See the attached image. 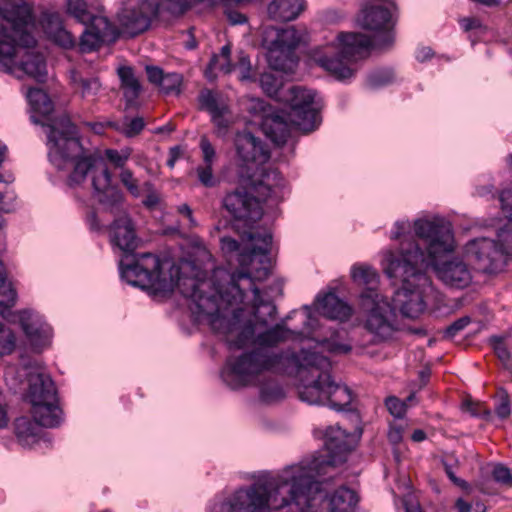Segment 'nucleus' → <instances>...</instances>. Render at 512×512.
Returning <instances> with one entry per match:
<instances>
[{"mask_svg": "<svg viewBox=\"0 0 512 512\" xmlns=\"http://www.w3.org/2000/svg\"><path fill=\"white\" fill-rule=\"evenodd\" d=\"M172 270H175L177 278L171 276V286L178 287L183 296L192 299L191 310L199 318L206 319L214 331L223 335L230 348L259 346L254 351L229 360L221 377L230 388L237 389L250 384L240 381L239 375L234 371L235 364L245 355L299 354V351L278 353L268 349L290 339L294 333L284 323L268 327V323L275 319L276 306L261 299L260 291L249 273H229L224 268H216L212 279L208 280L181 277L179 268L175 266Z\"/></svg>", "mask_w": 512, "mask_h": 512, "instance_id": "obj_1", "label": "nucleus"}, {"mask_svg": "<svg viewBox=\"0 0 512 512\" xmlns=\"http://www.w3.org/2000/svg\"><path fill=\"white\" fill-rule=\"evenodd\" d=\"M31 120L47 128L51 163L59 170L68 163L73 164L68 185L78 186L90 176L97 201L105 211L116 217L109 226V238L113 249L122 253L119 272L120 277L125 279L128 271V264L125 263L128 258V217L125 214V193L120 183L128 187V171L125 168L128 157L112 149L105 151L107 163L93 156L83 157L77 128L66 116L56 119L53 124L41 123L33 115Z\"/></svg>", "mask_w": 512, "mask_h": 512, "instance_id": "obj_2", "label": "nucleus"}, {"mask_svg": "<svg viewBox=\"0 0 512 512\" xmlns=\"http://www.w3.org/2000/svg\"><path fill=\"white\" fill-rule=\"evenodd\" d=\"M308 467L289 465L276 474L266 473L252 485L215 502L213 512H352L358 502L355 491L340 487L328 495L321 478Z\"/></svg>", "mask_w": 512, "mask_h": 512, "instance_id": "obj_3", "label": "nucleus"}, {"mask_svg": "<svg viewBox=\"0 0 512 512\" xmlns=\"http://www.w3.org/2000/svg\"><path fill=\"white\" fill-rule=\"evenodd\" d=\"M413 228L425 251L419 243L402 241L399 252L386 251L382 261L386 275L400 283L394 301L408 318H417L425 310L424 298L431 289L426 274L429 263H434L440 254L453 247L452 226L444 218H419Z\"/></svg>", "mask_w": 512, "mask_h": 512, "instance_id": "obj_4", "label": "nucleus"}, {"mask_svg": "<svg viewBox=\"0 0 512 512\" xmlns=\"http://www.w3.org/2000/svg\"><path fill=\"white\" fill-rule=\"evenodd\" d=\"M330 367L327 357L302 347L299 354L286 356L269 353L245 355L235 364L234 371L244 383H256L266 372L296 373L301 401L309 405H327L337 411L345 410L353 400V393L349 387L332 379Z\"/></svg>", "mask_w": 512, "mask_h": 512, "instance_id": "obj_5", "label": "nucleus"}, {"mask_svg": "<svg viewBox=\"0 0 512 512\" xmlns=\"http://www.w3.org/2000/svg\"><path fill=\"white\" fill-rule=\"evenodd\" d=\"M357 24L375 32L373 38L359 32H341L330 43L314 50V61L337 80L353 77V63L363 58L370 47L386 49L394 42L392 13L378 1L362 4Z\"/></svg>", "mask_w": 512, "mask_h": 512, "instance_id": "obj_6", "label": "nucleus"}, {"mask_svg": "<svg viewBox=\"0 0 512 512\" xmlns=\"http://www.w3.org/2000/svg\"><path fill=\"white\" fill-rule=\"evenodd\" d=\"M34 16L31 6L24 0H0V71L16 75L18 71L44 82L47 76L46 62L42 54L25 52L17 61L22 50L36 45L32 33Z\"/></svg>", "mask_w": 512, "mask_h": 512, "instance_id": "obj_7", "label": "nucleus"}, {"mask_svg": "<svg viewBox=\"0 0 512 512\" xmlns=\"http://www.w3.org/2000/svg\"><path fill=\"white\" fill-rule=\"evenodd\" d=\"M289 111L287 120L278 114H269L267 107L261 100L253 103L252 109L263 112L262 130L265 135L277 146L286 143L291 133V126L308 133L316 129L320 123L319 104L315 101L316 93L300 86L289 89Z\"/></svg>", "mask_w": 512, "mask_h": 512, "instance_id": "obj_8", "label": "nucleus"}, {"mask_svg": "<svg viewBox=\"0 0 512 512\" xmlns=\"http://www.w3.org/2000/svg\"><path fill=\"white\" fill-rule=\"evenodd\" d=\"M241 181L249 191L236 189L228 193L223 199V206L235 220L248 224L262 217L261 202L278 194L283 186V178L277 170L263 169L260 175L247 174Z\"/></svg>", "mask_w": 512, "mask_h": 512, "instance_id": "obj_9", "label": "nucleus"}, {"mask_svg": "<svg viewBox=\"0 0 512 512\" xmlns=\"http://www.w3.org/2000/svg\"><path fill=\"white\" fill-rule=\"evenodd\" d=\"M502 212L508 218L504 227L497 233V243L488 238H477L469 241L465 246V254L470 261L484 272H492L495 263L506 255H512V193L502 191L499 195Z\"/></svg>", "mask_w": 512, "mask_h": 512, "instance_id": "obj_10", "label": "nucleus"}, {"mask_svg": "<svg viewBox=\"0 0 512 512\" xmlns=\"http://www.w3.org/2000/svg\"><path fill=\"white\" fill-rule=\"evenodd\" d=\"M361 306L366 312L364 327L372 335V341L390 340L397 331V317L387 298L377 290L363 291Z\"/></svg>", "mask_w": 512, "mask_h": 512, "instance_id": "obj_11", "label": "nucleus"}, {"mask_svg": "<svg viewBox=\"0 0 512 512\" xmlns=\"http://www.w3.org/2000/svg\"><path fill=\"white\" fill-rule=\"evenodd\" d=\"M326 454L303 459L295 465L308 467L307 470L316 474H329L336 465L345 461L346 454L354 447V437L339 425L329 426L324 433Z\"/></svg>", "mask_w": 512, "mask_h": 512, "instance_id": "obj_12", "label": "nucleus"}, {"mask_svg": "<svg viewBox=\"0 0 512 512\" xmlns=\"http://www.w3.org/2000/svg\"><path fill=\"white\" fill-rule=\"evenodd\" d=\"M234 146L240 178L247 177V174L258 175L253 171L258 170L259 166L270 159V151L267 146L249 131L237 132Z\"/></svg>", "mask_w": 512, "mask_h": 512, "instance_id": "obj_13", "label": "nucleus"}, {"mask_svg": "<svg viewBox=\"0 0 512 512\" xmlns=\"http://www.w3.org/2000/svg\"><path fill=\"white\" fill-rule=\"evenodd\" d=\"M130 227V250L139 245ZM161 263L158 257L151 253L135 254L130 251V285L147 289L160 285Z\"/></svg>", "mask_w": 512, "mask_h": 512, "instance_id": "obj_14", "label": "nucleus"}, {"mask_svg": "<svg viewBox=\"0 0 512 512\" xmlns=\"http://www.w3.org/2000/svg\"><path fill=\"white\" fill-rule=\"evenodd\" d=\"M303 35L293 26L276 31L267 51V60L274 70L286 71L294 63V50L302 41Z\"/></svg>", "mask_w": 512, "mask_h": 512, "instance_id": "obj_15", "label": "nucleus"}, {"mask_svg": "<svg viewBox=\"0 0 512 512\" xmlns=\"http://www.w3.org/2000/svg\"><path fill=\"white\" fill-rule=\"evenodd\" d=\"M452 245L453 247L451 250L440 254L435 259L434 263H429L428 267H433L438 278L446 285L456 288H464L469 285L472 279L471 272L467 264L460 259H453L440 264V261L444 256L454 251L455 242L453 235Z\"/></svg>", "mask_w": 512, "mask_h": 512, "instance_id": "obj_16", "label": "nucleus"}, {"mask_svg": "<svg viewBox=\"0 0 512 512\" xmlns=\"http://www.w3.org/2000/svg\"><path fill=\"white\" fill-rule=\"evenodd\" d=\"M85 26L79 44L84 53L97 49L103 42L115 41L118 38L117 31L105 16L96 17Z\"/></svg>", "mask_w": 512, "mask_h": 512, "instance_id": "obj_17", "label": "nucleus"}, {"mask_svg": "<svg viewBox=\"0 0 512 512\" xmlns=\"http://www.w3.org/2000/svg\"><path fill=\"white\" fill-rule=\"evenodd\" d=\"M19 322L30 345L37 351L48 346L51 339V327L40 315L30 310L19 312Z\"/></svg>", "mask_w": 512, "mask_h": 512, "instance_id": "obj_18", "label": "nucleus"}, {"mask_svg": "<svg viewBox=\"0 0 512 512\" xmlns=\"http://www.w3.org/2000/svg\"><path fill=\"white\" fill-rule=\"evenodd\" d=\"M28 399L31 405L55 401L56 387L51 377L44 372L31 373L28 378Z\"/></svg>", "mask_w": 512, "mask_h": 512, "instance_id": "obj_19", "label": "nucleus"}, {"mask_svg": "<svg viewBox=\"0 0 512 512\" xmlns=\"http://www.w3.org/2000/svg\"><path fill=\"white\" fill-rule=\"evenodd\" d=\"M153 18L160 20L155 0H139L138 6L130 11V37L148 30Z\"/></svg>", "mask_w": 512, "mask_h": 512, "instance_id": "obj_20", "label": "nucleus"}, {"mask_svg": "<svg viewBox=\"0 0 512 512\" xmlns=\"http://www.w3.org/2000/svg\"><path fill=\"white\" fill-rule=\"evenodd\" d=\"M148 80L165 95H179L182 91L183 76L179 73H164L157 66H146Z\"/></svg>", "mask_w": 512, "mask_h": 512, "instance_id": "obj_21", "label": "nucleus"}, {"mask_svg": "<svg viewBox=\"0 0 512 512\" xmlns=\"http://www.w3.org/2000/svg\"><path fill=\"white\" fill-rule=\"evenodd\" d=\"M223 0H155V7L160 13V21L168 22L182 16L194 4L205 3L216 6Z\"/></svg>", "mask_w": 512, "mask_h": 512, "instance_id": "obj_22", "label": "nucleus"}, {"mask_svg": "<svg viewBox=\"0 0 512 512\" xmlns=\"http://www.w3.org/2000/svg\"><path fill=\"white\" fill-rule=\"evenodd\" d=\"M316 308L324 317L344 321L351 315V308L334 293H328L317 299Z\"/></svg>", "mask_w": 512, "mask_h": 512, "instance_id": "obj_23", "label": "nucleus"}, {"mask_svg": "<svg viewBox=\"0 0 512 512\" xmlns=\"http://www.w3.org/2000/svg\"><path fill=\"white\" fill-rule=\"evenodd\" d=\"M304 10V0H272L267 12L270 19L287 22L296 19Z\"/></svg>", "mask_w": 512, "mask_h": 512, "instance_id": "obj_24", "label": "nucleus"}, {"mask_svg": "<svg viewBox=\"0 0 512 512\" xmlns=\"http://www.w3.org/2000/svg\"><path fill=\"white\" fill-rule=\"evenodd\" d=\"M31 413L34 420L42 427L53 428L61 421V410L57 405V399L32 405Z\"/></svg>", "mask_w": 512, "mask_h": 512, "instance_id": "obj_25", "label": "nucleus"}, {"mask_svg": "<svg viewBox=\"0 0 512 512\" xmlns=\"http://www.w3.org/2000/svg\"><path fill=\"white\" fill-rule=\"evenodd\" d=\"M66 6L67 12L83 25L103 16L100 5L88 4L85 0H66Z\"/></svg>", "mask_w": 512, "mask_h": 512, "instance_id": "obj_26", "label": "nucleus"}, {"mask_svg": "<svg viewBox=\"0 0 512 512\" xmlns=\"http://www.w3.org/2000/svg\"><path fill=\"white\" fill-rule=\"evenodd\" d=\"M41 425L35 420L27 417H20L14 423L15 435L18 442L24 447H30L40 439Z\"/></svg>", "mask_w": 512, "mask_h": 512, "instance_id": "obj_27", "label": "nucleus"}, {"mask_svg": "<svg viewBox=\"0 0 512 512\" xmlns=\"http://www.w3.org/2000/svg\"><path fill=\"white\" fill-rule=\"evenodd\" d=\"M45 32L49 38L59 46L69 49L74 47L75 38L60 22L58 16L51 15L45 25Z\"/></svg>", "mask_w": 512, "mask_h": 512, "instance_id": "obj_28", "label": "nucleus"}, {"mask_svg": "<svg viewBox=\"0 0 512 512\" xmlns=\"http://www.w3.org/2000/svg\"><path fill=\"white\" fill-rule=\"evenodd\" d=\"M26 97L31 106V109L39 113L40 115L46 116L53 111V103L48 95L39 88H30L26 93Z\"/></svg>", "mask_w": 512, "mask_h": 512, "instance_id": "obj_29", "label": "nucleus"}, {"mask_svg": "<svg viewBox=\"0 0 512 512\" xmlns=\"http://www.w3.org/2000/svg\"><path fill=\"white\" fill-rule=\"evenodd\" d=\"M70 78L75 89L80 92L81 96L84 98L95 96L101 87L97 78H83L76 70L71 71Z\"/></svg>", "mask_w": 512, "mask_h": 512, "instance_id": "obj_30", "label": "nucleus"}, {"mask_svg": "<svg viewBox=\"0 0 512 512\" xmlns=\"http://www.w3.org/2000/svg\"><path fill=\"white\" fill-rule=\"evenodd\" d=\"M16 291L11 282L7 281L0 261V314L5 316V311L16 303Z\"/></svg>", "mask_w": 512, "mask_h": 512, "instance_id": "obj_31", "label": "nucleus"}, {"mask_svg": "<svg viewBox=\"0 0 512 512\" xmlns=\"http://www.w3.org/2000/svg\"><path fill=\"white\" fill-rule=\"evenodd\" d=\"M351 276L356 283L368 286L365 291L375 290L374 287L378 283V274L370 266H353L351 269Z\"/></svg>", "mask_w": 512, "mask_h": 512, "instance_id": "obj_32", "label": "nucleus"}, {"mask_svg": "<svg viewBox=\"0 0 512 512\" xmlns=\"http://www.w3.org/2000/svg\"><path fill=\"white\" fill-rule=\"evenodd\" d=\"M247 238L249 241L252 242L251 247V254L252 256L256 255H265L270 252L271 244H272V235L269 232H264L263 234L260 233H253L248 232L246 233Z\"/></svg>", "mask_w": 512, "mask_h": 512, "instance_id": "obj_33", "label": "nucleus"}, {"mask_svg": "<svg viewBox=\"0 0 512 512\" xmlns=\"http://www.w3.org/2000/svg\"><path fill=\"white\" fill-rule=\"evenodd\" d=\"M232 68L233 66L230 62V59L212 56L208 67L205 70V76L209 80H214L218 73L229 74L232 71Z\"/></svg>", "mask_w": 512, "mask_h": 512, "instance_id": "obj_34", "label": "nucleus"}, {"mask_svg": "<svg viewBox=\"0 0 512 512\" xmlns=\"http://www.w3.org/2000/svg\"><path fill=\"white\" fill-rule=\"evenodd\" d=\"M198 182L206 187L213 188L219 184L218 178L214 175L213 165L200 164L195 168Z\"/></svg>", "mask_w": 512, "mask_h": 512, "instance_id": "obj_35", "label": "nucleus"}, {"mask_svg": "<svg viewBox=\"0 0 512 512\" xmlns=\"http://www.w3.org/2000/svg\"><path fill=\"white\" fill-rule=\"evenodd\" d=\"M260 397L264 402L272 403L282 399L284 397V391L278 383L269 381L261 386Z\"/></svg>", "mask_w": 512, "mask_h": 512, "instance_id": "obj_36", "label": "nucleus"}, {"mask_svg": "<svg viewBox=\"0 0 512 512\" xmlns=\"http://www.w3.org/2000/svg\"><path fill=\"white\" fill-rule=\"evenodd\" d=\"M200 108L208 111L211 115L225 108L226 105H219L215 95L210 90H202L199 94Z\"/></svg>", "mask_w": 512, "mask_h": 512, "instance_id": "obj_37", "label": "nucleus"}, {"mask_svg": "<svg viewBox=\"0 0 512 512\" xmlns=\"http://www.w3.org/2000/svg\"><path fill=\"white\" fill-rule=\"evenodd\" d=\"M393 79V73L390 70H376L367 77V86L371 89H377L389 84Z\"/></svg>", "mask_w": 512, "mask_h": 512, "instance_id": "obj_38", "label": "nucleus"}, {"mask_svg": "<svg viewBox=\"0 0 512 512\" xmlns=\"http://www.w3.org/2000/svg\"><path fill=\"white\" fill-rule=\"evenodd\" d=\"M15 349V336L10 328L0 323V355H8Z\"/></svg>", "mask_w": 512, "mask_h": 512, "instance_id": "obj_39", "label": "nucleus"}, {"mask_svg": "<svg viewBox=\"0 0 512 512\" xmlns=\"http://www.w3.org/2000/svg\"><path fill=\"white\" fill-rule=\"evenodd\" d=\"M228 113V108H225L217 113L211 115V120L215 126V135L219 138L226 136L230 127V120L225 115Z\"/></svg>", "mask_w": 512, "mask_h": 512, "instance_id": "obj_40", "label": "nucleus"}, {"mask_svg": "<svg viewBox=\"0 0 512 512\" xmlns=\"http://www.w3.org/2000/svg\"><path fill=\"white\" fill-rule=\"evenodd\" d=\"M199 148L201 150L202 155L201 164L214 165L217 159V153L214 146L212 145V143L210 142L206 135L201 136Z\"/></svg>", "mask_w": 512, "mask_h": 512, "instance_id": "obj_41", "label": "nucleus"}, {"mask_svg": "<svg viewBox=\"0 0 512 512\" xmlns=\"http://www.w3.org/2000/svg\"><path fill=\"white\" fill-rule=\"evenodd\" d=\"M489 342H490L491 346L493 347V350H494L495 354L497 355L498 359L504 365H507L511 358V354L505 344L504 337L492 336L489 339Z\"/></svg>", "mask_w": 512, "mask_h": 512, "instance_id": "obj_42", "label": "nucleus"}, {"mask_svg": "<svg viewBox=\"0 0 512 512\" xmlns=\"http://www.w3.org/2000/svg\"><path fill=\"white\" fill-rule=\"evenodd\" d=\"M499 403L496 405L495 412L501 419H506L511 413L509 395L505 389L498 390Z\"/></svg>", "mask_w": 512, "mask_h": 512, "instance_id": "obj_43", "label": "nucleus"}, {"mask_svg": "<svg viewBox=\"0 0 512 512\" xmlns=\"http://www.w3.org/2000/svg\"><path fill=\"white\" fill-rule=\"evenodd\" d=\"M317 346L321 350H326L334 354H346L351 350L349 345L339 343L335 339H325L321 343H318Z\"/></svg>", "mask_w": 512, "mask_h": 512, "instance_id": "obj_44", "label": "nucleus"}, {"mask_svg": "<svg viewBox=\"0 0 512 512\" xmlns=\"http://www.w3.org/2000/svg\"><path fill=\"white\" fill-rule=\"evenodd\" d=\"M260 85L266 94L273 96L277 93L280 83L273 74L263 73L260 76Z\"/></svg>", "mask_w": 512, "mask_h": 512, "instance_id": "obj_45", "label": "nucleus"}, {"mask_svg": "<svg viewBox=\"0 0 512 512\" xmlns=\"http://www.w3.org/2000/svg\"><path fill=\"white\" fill-rule=\"evenodd\" d=\"M386 407L391 415L396 418H401L406 413L407 404L397 397L390 396L385 401Z\"/></svg>", "mask_w": 512, "mask_h": 512, "instance_id": "obj_46", "label": "nucleus"}, {"mask_svg": "<svg viewBox=\"0 0 512 512\" xmlns=\"http://www.w3.org/2000/svg\"><path fill=\"white\" fill-rule=\"evenodd\" d=\"M470 323L469 317H462L454 321L452 324H450L444 332V336L448 339L453 338L456 336L460 331H462L465 327L468 326Z\"/></svg>", "mask_w": 512, "mask_h": 512, "instance_id": "obj_47", "label": "nucleus"}, {"mask_svg": "<svg viewBox=\"0 0 512 512\" xmlns=\"http://www.w3.org/2000/svg\"><path fill=\"white\" fill-rule=\"evenodd\" d=\"M411 223L407 220L397 221L394 225V230L391 232V239L399 240L405 238L411 232Z\"/></svg>", "mask_w": 512, "mask_h": 512, "instance_id": "obj_48", "label": "nucleus"}, {"mask_svg": "<svg viewBox=\"0 0 512 512\" xmlns=\"http://www.w3.org/2000/svg\"><path fill=\"white\" fill-rule=\"evenodd\" d=\"M492 475L497 482L512 485V474L508 468L498 465L494 468Z\"/></svg>", "mask_w": 512, "mask_h": 512, "instance_id": "obj_49", "label": "nucleus"}, {"mask_svg": "<svg viewBox=\"0 0 512 512\" xmlns=\"http://www.w3.org/2000/svg\"><path fill=\"white\" fill-rule=\"evenodd\" d=\"M118 75L120 77L123 89V96L126 98L125 108L128 107V67L121 66L118 68Z\"/></svg>", "mask_w": 512, "mask_h": 512, "instance_id": "obj_50", "label": "nucleus"}, {"mask_svg": "<svg viewBox=\"0 0 512 512\" xmlns=\"http://www.w3.org/2000/svg\"><path fill=\"white\" fill-rule=\"evenodd\" d=\"M141 92H142L141 83L130 71V97L131 96L138 97ZM134 105H135L134 102L130 98V108Z\"/></svg>", "mask_w": 512, "mask_h": 512, "instance_id": "obj_51", "label": "nucleus"}, {"mask_svg": "<svg viewBox=\"0 0 512 512\" xmlns=\"http://www.w3.org/2000/svg\"><path fill=\"white\" fill-rule=\"evenodd\" d=\"M221 248L225 253L236 252L239 250V243L231 237H222Z\"/></svg>", "mask_w": 512, "mask_h": 512, "instance_id": "obj_52", "label": "nucleus"}, {"mask_svg": "<svg viewBox=\"0 0 512 512\" xmlns=\"http://www.w3.org/2000/svg\"><path fill=\"white\" fill-rule=\"evenodd\" d=\"M403 438V428L401 426L393 425L390 427L388 432L389 441L396 445L402 441Z\"/></svg>", "mask_w": 512, "mask_h": 512, "instance_id": "obj_53", "label": "nucleus"}, {"mask_svg": "<svg viewBox=\"0 0 512 512\" xmlns=\"http://www.w3.org/2000/svg\"><path fill=\"white\" fill-rule=\"evenodd\" d=\"M145 127V122L142 117H135L130 120V137L138 135Z\"/></svg>", "mask_w": 512, "mask_h": 512, "instance_id": "obj_54", "label": "nucleus"}, {"mask_svg": "<svg viewBox=\"0 0 512 512\" xmlns=\"http://www.w3.org/2000/svg\"><path fill=\"white\" fill-rule=\"evenodd\" d=\"M177 211L188 219L190 226H196V221L193 217L192 209L188 204H181L178 206Z\"/></svg>", "mask_w": 512, "mask_h": 512, "instance_id": "obj_55", "label": "nucleus"}, {"mask_svg": "<svg viewBox=\"0 0 512 512\" xmlns=\"http://www.w3.org/2000/svg\"><path fill=\"white\" fill-rule=\"evenodd\" d=\"M415 57L419 62H424L432 57V50L429 47H420L416 50Z\"/></svg>", "mask_w": 512, "mask_h": 512, "instance_id": "obj_56", "label": "nucleus"}, {"mask_svg": "<svg viewBox=\"0 0 512 512\" xmlns=\"http://www.w3.org/2000/svg\"><path fill=\"white\" fill-rule=\"evenodd\" d=\"M159 196L158 194L156 193H150L149 195H147V197L143 200V204L147 207V208H154L158 203H159Z\"/></svg>", "mask_w": 512, "mask_h": 512, "instance_id": "obj_57", "label": "nucleus"}, {"mask_svg": "<svg viewBox=\"0 0 512 512\" xmlns=\"http://www.w3.org/2000/svg\"><path fill=\"white\" fill-rule=\"evenodd\" d=\"M457 512H471L472 506L462 498H459L455 502Z\"/></svg>", "mask_w": 512, "mask_h": 512, "instance_id": "obj_58", "label": "nucleus"}, {"mask_svg": "<svg viewBox=\"0 0 512 512\" xmlns=\"http://www.w3.org/2000/svg\"><path fill=\"white\" fill-rule=\"evenodd\" d=\"M480 25L479 20L475 18H466L462 20V27L468 31L477 28Z\"/></svg>", "mask_w": 512, "mask_h": 512, "instance_id": "obj_59", "label": "nucleus"}, {"mask_svg": "<svg viewBox=\"0 0 512 512\" xmlns=\"http://www.w3.org/2000/svg\"><path fill=\"white\" fill-rule=\"evenodd\" d=\"M229 19L233 24H242L246 22V17L243 14L237 12L230 13Z\"/></svg>", "mask_w": 512, "mask_h": 512, "instance_id": "obj_60", "label": "nucleus"}, {"mask_svg": "<svg viewBox=\"0 0 512 512\" xmlns=\"http://www.w3.org/2000/svg\"><path fill=\"white\" fill-rule=\"evenodd\" d=\"M183 154H184V152H183L182 148L179 146H174V147L170 148V150H169V157H171L175 161L180 159L183 156Z\"/></svg>", "mask_w": 512, "mask_h": 512, "instance_id": "obj_61", "label": "nucleus"}, {"mask_svg": "<svg viewBox=\"0 0 512 512\" xmlns=\"http://www.w3.org/2000/svg\"><path fill=\"white\" fill-rule=\"evenodd\" d=\"M406 512H423L420 505L416 502L405 501Z\"/></svg>", "mask_w": 512, "mask_h": 512, "instance_id": "obj_62", "label": "nucleus"}, {"mask_svg": "<svg viewBox=\"0 0 512 512\" xmlns=\"http://www.w3.org/2000/svg\"><path fill=\"white\" fill-rule=\"evenodd\" d=\"M445 471H446V474L448 475L449 479L451 481H453L455 484L459 485V486H463L465 484L464 481L458 479L454 472L452 471V469L449 467V466H445Z\"/></svg>", "mask_w": 512, "mask_h": 512, "instance_id": "obj_63", "label": "nucleus"}, {"mask_svg": "<svg viewBox=\"0 0 512 512\" xmlns=\"http://www.w3.org/2000/svg\"><path fill=\"white\" fill-rule=\"evenodd\" d=\"M237 66H238L239 70H242V69L247 70V68H251L249 58L245 55H242L238 60Z\"/></svg>", "mask_w": 512, "mask_h": 512, "instance_id": "obj_64", "label": "nucleus"}]
</instances>
